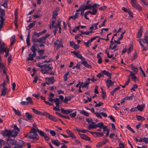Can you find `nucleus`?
I'll use <instances>...</instances> for the list:
<instances>
[{
  "instance_id": "nucleus-1",
  "label": "nucleus",
  "mask_w": 148,
  "mask_h": 148,
  "mask_svg": "<svg viewBox=\"0 0 148 148\" xmlns=\"http://www.w3.org/2000/svg\"><path fill=\"white\" fill-rule=\"evenodd\" d=\"M1 133L3 136L4 137H8V138L12 137H15L17 136L18 132L15 130H8L5 129L3 131H2Z\"/></svg>"
},
{
  "instance_id": "nucleus-2",
  "label": "nucleus",
  "mask_w": 148,
  "mask_h": 148,
  "mask_svg": "<svg viewBox=\"0 0 148 148\" xmlns=\"http://www.w3.org/2000/svg\"><path fill=\"white\" fill-rule=\"evenodd\" d=\"M33 127H34L36 131L39 133V135L42 137H44L45 139L47 140H49L50 138L43 131L40 130L37 128V127L36 126V124L35 123L33 124Z\"/></svg>"
},
{
  "instance_id": "nucleus-3",
  "label": "nucleus",
  "mask_w": 148,
  "mask_h": 148,
  "mask_svg": "<svg viewBox=\"0 0 148 148\" xmlns=\"http://www.w3.org/2000/svg\"><path fill=\"white\" fill-rule=\"evenodd\" d=\"M43 68L41 69L40 71L43 74H45L48 73L49 70H51L53 69L52 67L49 66V64H45L43 65Z\"/></svg>"
},
{
  "instance_id": "nucleus-4",
  "label": "nucleus",
  "mask_w": 148,
  "mask_h": 148,
  "mask_svg": "<svg viewBox=\"0 0 148 148\" xmlns=\"http://www.w3.org/2000/svg\"><path fill=\"white\" fill-rule=\"evenodd\" d=\"M0 28L1 29L4 23V18L2 15L4 16L5 15V11L3 9L0 8Z\"/></svg>"
},
{
  "instance_id": "nucleus-5",
  "label": "nucleus",
  "mask_w": 148,
  "mask_h": 148,
  "mask_svg": "<svg viewBox=\"0 0 148 148\" xmlns=\"http://www.w3.org/2000/svg\"><path fill=\"white\" fill-rule=\"evenodd\" d=\"M43 114L44 116L52 121L56 122L58 120V119L56 117L46 112H44Z\"/></svg>"
},
{
  "instance_id": "nucleus-6",
  "label": "nucleus",
  "mask_w": 148,
  "mask_h": 148,
  "mask_svg": "<svg viewBox=\"0 0 148 148\" xmlns=\"http://www.w3.org/2000/svg\"><path fill=\"white\" fill-rule=\"evenodd\" d=\"M41 35L40 32L37 33L36 32H34L33 35L32 36L31 41L33 43L36 42V40H38V39L36 38L39 37Z\"/></svg>"
},
{
  "instance_id": "nucleus-7",
  "label": "nucleus",
  "mask_w": 148,
  "mask_h": 148,
  "mask_svg": "<svg viewBox=\"0 0 148 148\" xmlns=\"http://www.w3.org/2000/svg\"><path fill=\"white\" fill-rule=\"evenodd\" d=\"M50 36L49 34H47L46 36L39 38L38 40H36V42H38L40 43L45 44V41L47 38H48Z\"/></svg>"
},
{
  "instance_id": "nucleus-8",
  "label": "nucleus",
  "mask_w": 148,
  "mask_h": 148,
  "mask_svg": "<svg viewBox=\"0 0 148 148\" xmlns=\"http://www.w3.org/2000/svg\"><path fill=\"white\" fill-rule=\"evenodd\" d=\"M7 143L9 145H19L18 144L16 140L10 138H8L7 139Z\"/></svg>"
},
{
  "instance_id": "nucleus-9",
  "label": "nucleus",
  "mask_w": 148,
  "mask_h": 148,
  "mask_svg": "<svg viewBox=\"0 0 148 148\" xmlns=\"http://www.w3.org/2000/svg\"><path fill=\"white\" fill-rule=\"evenodd\" d=\"M131 3L132 6L136 9L140 10H141V7L137 3L136 0H131Z\"/></svg>"
},
{
  "instance_id": "nucleus-10",
  "label": "nucleus",
  "mask_w": 148,
  "mask_h": 148,
  "mask_svg": "<svg viewBox=\"0 0 148 148\" xmlns=\"http://www.w3.org/2000/svg\"><path fill=\"white\" fill-rule=\"evenodd\" d=\"M71 53H73L77 58L82 60H85V58L82 56L81 54L79 53L78 52L74 51H71Z\"/></svg>"
},
{
  "instance_id": "nucleus-11",
  "label": "nucleus",
  "mask_w": 148,
  "mask_h": 148,
  "mask_svg": "<svg viewBox=\"0 0 148 148\" xmlns=\"http://www.w3.org/2000/svg\"><path fill=\"white\" fill-rule=\"evenodd\" d=\"M55 46L57 47V49H59L60 47V46L62 43V40L61 39L60 40H57L54 42Z\"/></svg>"
},
{
  "instance_id": "nucleus-12",
  "label": "nucleus",
  "mask_w": 148,
  "mask_h": 148,
  "mask_svg": "<svg viewBox=\"0 0 148 148\" xmlns=\"http://www.w3.org/2000/svg\"><path fill=\"white\" fill-rule=\"evenodd\" d=\"M7 49L5 47V44L4 43L1 44L0 45V53H3Z\"/></svg>"
},
{
  "instance_id": "nucleus-13",
  "label": "nucleus",
  "mask_w": 148,
  "mask_h": 148,
  "mask_svg": "<svg viewBox=\"0 0 148 148\" xmlns=\"http://www.w3.org/2000/svg\"><path fill=\"white\" fill-rule=\"evenodd\" d=\"M61 111L63 114H68L70 113L73 112V110L71 109L69 110H65L64 108H61Z\"/></svg>"
},
{
  "instance_id": "nucleus-14",
  "label": "nucleus",
  "mask_w": 148,
  "mask_h": 148,
  "mask_svg": "<svg viewBox=\"0 0 148 148\" xmlns=\"http://www.w3.org/2000/svg\"><path fill=\"white\" fill-rule=\"evenodd\" d=\"M33 43V45L31 48V49L33 52V54L36 55V51H37V49L35 48V47L36 46L37 44L35 42Z\"/></svg>"
},
{
  "instance_id": "nucleus-15",
  "label": "nucleus",
  "mask_w": 148,
  "mask_h": 148,
  "mask_svg": "<svg viewBox=\"0 0 148 148\" xmlns=\"http://www.w3.org/2000/svg\"><path fill=\"white\" fill-rule=\"evenodd\" d=\"M90 79L89 78H87V80H86L84 82V84L82 86V88H88V86L90 83Z\"/></svg>"
},
{
  "instance_id": "nucleus-16",
  "label": "nucleus",
  "mask_w": 148,
  "mask_h": 148,
  "mask_svg": "<svg viewBox=\"0 0 148 148\" xmlns=\"http://www.w3.org/2000/svg\"><path fill=\"white\" fill-rule=\"evenodd\" d=\"M79 136L81 138L86 140L89 141L90 140V138L84 134H79Z\"/></svg>"
},
{
  "instance_id": "nucleus-17",
  "label": "nucleus",
  "mask_w": 148,
  "mask_h": 148,
  "mask_svg": "<svg viewBox=\"0 0 148 148\" xmlns=\"http://www.w3.org/2000/svg\"><path fill=\"white\" fill-rule=\"evenodd\" d=\"M82 60L83 61L81 62V63L83 65L87 68H91L92 66L91 65L87 63V61L85 59L84 60Z\"/></svg>"
},
{
  "instance_id": "nucleus-18",
  "label": "nucleus",
  "mask_w": 148,
  "mask_h": 148,
  "mask_svg": "<svg viewBox=\"0 0 148 148\" xmlns=\"http://www.w3.org/2000/svg\"><path fill=\"white\" fill-rule=\"evenodd\" d=\"M90 132L91 134H93L94 136L96 137H97V136L100 137L101 136H102L103 135V134L102 133H99L92 132Z\"/></svg>"
},
{
  "instance_id": "nucleus-19",
  "label": "nucleus",
  "mask_w": 148,
  "mask_h": 148,
  "mask_svg": "<svg viewBox=\"0 0 148 148\" xmlns=\"http://www.w3.org/2000/svg\"><path fill=\"white\" fill-rule=\"evenodd\" d=\"M145 104L143 105H138L136 107L137 110H139L140 111H142L145 108Z\"/></svg>"
},
{
  "instance_id": "nucleus-20",
  "label": "nucleus",
  "mask_w": 148,
  "mask_h": 148,
  "mask_svg": "<svg viewBox=\"0 0 148 148\" xmlns=\"http://www.w3.org/2000/svg\"><path fill=\"white\" fill-rule=\"evenodd\" d=\"M29 57H28L27 59V61L29 60H34V59L33 58V57H35L36 56V55H34L33 53L32 54L31 53H29L28 54Z\"/></svg>"
},
{
  "instance_id": "nucleus-21",
  "label": "nucleus",
  "mask_w": 148,
  "mask_h": 148,
  "mask_svg": "<svg viewBox=\"0 0 148 148\" xmlns=\"http://www.w3.org/2000/svg\"><path fill=\"white\" fill-rule=\"evenodd\" d=\"M142 35V27H141L138 31V34L137 35V37L138 38H140L141 37Z\"/></svg>"
},
{
  "instance_id": "nucleus-22",
  "label": "nucleus",
  "mask_w": 148,
  "mask_h": 148,
  "mask_svg": "<svg viewBox=\"0 0 148 148\" xmlns=\"http://www.w3.org/2000/svg\"><path fill=\"white\" fill-rule=\"evenodd\" d=\"M51 143L57 146H58L60 144V142L57 140H51Z\"/></svg>"
},
{
  "instance_id": "nucleus-23",
  "label": "nucleus",
  "mask_w": 148,
  "mask_h": 148,
  "mask_svg": "<svg viewBox=\"0 0 148 148\" xmlns=\"http://www.w3.org/2000/svg\"><path fill=\"white\" fill-rule=\"evenodd\" d=\"M32 109L33 112L36 114H37L43 115V113H42L40 112L38 110H36L34 108H32Z\"/></svg>"
},
{
  "instance_id": "nucleus-24",
  "label": "nucleus",
  "mask_w": 148,
  "mask_h": 148,
  "mask_svg": "<svg viewBox=\"0 0 148 148\" xmlns=\"http://www.w3.org/2000/svg\"><path fill=\"white\" fill-rule=\"evenodd\" d=\"M54 102L55 103L57 107H58L59 106L60 104L62 103L61 101H60L59 99L58 98L55 99Z\"/></svg>"
},
{
  "instance_id": "nucleus-25",
  "label": "nucleus",
  "mask_w": 148,
  "mask_h": 148,
  "mask_svg": "<svg viewBox=\"0 0 148 148\" xmlns=\"http://www.w3.org/2000/svg\"><path fill=\"white\" fill-rule=\"evenodd\" d=\"M114 83V82H112L110 79H108L106 81V84H108L110 86H112Z\"/></svg>"
},
{
  "instance_id": "nucleus-26",
  "label": "nucleus",
  "mask_w": 148,
  "mask_h": 148,
  "mask_svg": "<svg viewBox=\"0 0 148 148\" xmlns=\"http://www.w3.org/2000/svg\"><path fill=\"white\" fill-rule=\"evenodd\" d=\"M36 21H34L33 22L29 24V25L28 26L27 29L28 30L32 28L35 25Z\"/></svg>"
},
{
  "instance_id": "nucleus-27",
  "label": "nucleus",
  "mask_w": 148,
  "mask_h": 148,
  "mask_svg": "<svg viewBox=\"0 0 148 148\" xmlns=\"http://www.w3.org/2000/svg\"><path fill=\"white\" fill-rule=\"evenodd\" d=\"M82 7L85 10L88 9L90 10L92 8V6L90 5H87L85 6L84 5H82Z\"/></svg>"
},
{
  "instance_id": "nucleus-28",
  "label": "nucleus",
  "mask_w": 148,
  "mask_h": 148,
  "mask_svg": "<svg viewBox=\"0 0 148 148\" xmlns=\"http://www.w3.org/2000/svg\"><path fill=\"white\" fill-rule=\"evenodd\" d=\"M7 88H3L1 90V96H5L6 95V92H7Z\"/></svg>"
},
{
  "instance_id": "nucleus-29",
  "label": "nucleus",
  "mask_w": 148,
  "mask_h": 148,
  "mask_svg": "<svg viewBox=\"0 0 148 148\" xmlns=\"http://www.w3.org/2000/svg\"><path fill=\"white\" fill-rule=\"evenodd\" d=\"M130 73V76H131V78L132 79H133L134 81L135 82V80L137 79L136 76L134 75V73H133L132 72L130 71H128Z\"/></svg>"
},
{
  "instance_id": "nucleus-30",
  "label": "nucleus",
  "mask_w": 148,
  "mask_h": 148,
  "mask_svg": "<svg viewBox=\"0 0 148 148\" xmlns=\"http://www.w3.org/2000/svg\"><path fill=\"white\" fill-rule=\"evenodd\" d=\"M8 0H4V3L1 4V5L3 6L4 7L6 8H8Z\"/></svg>"
},
{
  "instance_id": "nucleus-31",
  "label": "nucleus",
  "mask_w": 148,
  "mask_h": 148,
  "mask_svg": "<svg viewBox=\"0 0 148 148\" xmlns=\"http://www.w3.org/2000/svg\"><path fill=\"white\" fill-rule=\"evenodd\" d=\"M93 12H92L91 11H88V14H90L92 15H95L97 13V10L95 9H93L92 10Z\"/></svg>"
},
{
  "instance_id": "nucleus-32",
  "label": "nucleus",
  "mask_w": 148,
  "mask_h": 148,
  "mask_svg": "<svg viewBox=\"0 0 148 148\" xmlns=\"http://www.w3.org/2000/svg\"><path fill=\"white\" fill-rule=\"evenodd\" d=\"M79 112L81 114L84 115L86 116H89V113L84 110H81Z\"/></svg>"
},
{
  "instance_id": "nucleus-33",
  "label": "nucleus",
  "mask_w": 148,
  "mask_h": 148,
  "mask_svg": "<svg viewBox=\"0 0 148 148\" xmlns=\"http://www.w3.org/2000/svg\"><path fill=\"white\" fill-rule=\"evenodd\" d=\"M136 118L138 121H144L145 120L144 117L138 115H136Z\"/></svg>"
},
{
  "instance_id": "nucleus-34",
  "label": "nucleus",
  "mask_w": 148,
  "mask_h": 148,
  "mask_svg": "<svg viewBox=\"0 0 148 148\" xmlns=\"http://www.w3.org/2000/svg\"><path fill=\"white\" fill-rule=\"evenodd\" d=\"M120 87L119 86H118L115 88H114L111 92L110 94L112 95L113 96L114 93L117 91L119 90Z\"/></svg>"
},
{
  "instance_id": "nucleus-35",
  "label": "nucleus",
  "mask_w": 148,
  "mask_h": 148,
  "mask_svg": "<svg viewBox=\"0 0 148 148\" xmlns=\"http://www.w3.org/2000/svg\"><path fill=\"white\" fill-rule=\"evenodd\" d=\"M139 43L141 47L143 48V51H146L148 49V47L147 46H146V47H145L142 44L141 41H140Z\"/></svg>"
},
{
  "instance_id": "nucleus-36",
  "label": "nucleus",
  "mask_w": 148,
  "mask_h": 148,
  "mask_svg": "<svg viewBox=\"0 0 148 148\" xmlns=\"http://www.w3.org/2000/svg\"><path fill=\"white\" fill-rule=\"evenodd\" d=\"M13 109L14 112L15 114H16V115H18V116H21V113L18 110H16L14 108H13Z\"/></svg>"
},
{
  "instance_id": "nucleus-37",
  "label": "nucleus",
  "mask_w": 148,
  "mask_h": 148,
  "mask_svg": "<svg viewBox=\"0 0 148 148\" xmlns=\"http://www.w3.org/2000/svg\"><path fill=\"white\" fill-rule=\"evenodd\" d=\"M78 14L77 13H76L73 16H70L69 17V20H70L71 18L73 20H75L77 18V14Z\"/></svg>"
},
{
  "instance_id": "nucleus-38",
  "label": "nucleus",
  "mask_w": 148,
  "mask_h": 148,
  "mask_svg": "<svg viewBox=\"0 0 148 148\" xmlns=\"http://www.w3.org/2000/svg\"><path fill=\"white\" fill-rule=\"evenodd\" d=\"M103 124L102 122H100L96 125V128L97 127H99V128H102L103 126Z\"/></svg>"
},
{
  "instance_id": "nucleus-39",
  "label": "nucleus",
  "mask_w": 148,
  "mask_h": 148,
  "mask_svg": "<svg viewBox=\"0 0 148 148\" xmlns=\"http://www.w3.org/2000/svg\"><path fill=\"white\" fill-rule=\"evenodd\" d=\"M26 100L27 101V102L28 104L29 103L32 104L33 103L32 99L31 97H27L26 98Z\"/></svg>"
},
{
  "instance_id": "nucleus-40",
  "label": "nucleus",
  "mask_w": 148,
  "mask_h": 148,
  "mask_svg": "<svg viewBox=\"0 0 148 148\" xmlns=\"http://www.w3.org/2000/svg\"><path fill=\"white\" fill-rule=\"evenodd\" d=\"M102 71L103 73V74H104L107 76L109 77L111 75V73L108 71H106V70H103Z\"/></svg>"
},
{
  "instance_id": "nucleus-41",
  "label": "nucleus",
  "mask_w": 148,
  "mask_h": 148,
  "mask_svg": "<svg viewBox=\"0 0 148 148\" xmlns=\"http://www.w3.org/2000/svg\"><path fill=\"white\" fill-rule=\"evenodd\" d=\"M25 116L27 117V118L29 120H31L32 117V116L29 114L27 112H26L25 113Z\"/></svg>"
},
{
  "instance_id": "nucleus-42",
  "label": "nucleus",
  "mask_w": 148,
  "mask_h": 148,
  "mask_svg": "<svg viewBox=\"0 0 148 148\" xmlns=\"http://www.w3.org/2000/svg\"><path fill=\"white\" fill-rule=\"evenodd\" d=\"M96 129V125H93L91 124H90L88 127V129L90 130L91 129Z\"/></svg>"
},
{
  "instance_id": "nucleus-43",
  "label": "nucleus",
  "mask_w": 148,
  "mask_h": 148,
  "mask_svg": "<svg viewBox=\"0 0 148 148\" xmlns=\"http://www.w3.org/2000/svg\"><path fill=\"white\" fill-rule=\"evenodd\" d=\"M11 41L10 45L12 46L13 44L15 42V36H12L11 38Z\"/></svg>"
},
{
  "instance_id": "nucleus-44",
  "label": "nucleus",
  "mask_w": 148,
  "mask_h": 148,
  "mask_svg": "<svg viewBox=\"0 0 148 148\" xmlns=\"http://www.w3.org/2000/svg\"><path fill=\"white\" fill-rule=\"evenodd\" d=\"M29 139H35L36 140H38L39 139V138H37V136H35L34 135L31 134V135H29Z\"/></svg>"
},
{
  "instance_id": "nucleus-45",
  "label": "nucleus",
  "mask_w": 148,
  "mask_h": 148,
  "mask_svg": "<svg viewBox=\"0 0 148 148\" xmlns=\"http://www.w3.org/2000/svg\"><path fill=\"white\" fill-rule=\"evenodd\" d=\"M68 101H70V98L68 97H65L64 100L63 102L65 103H67Z\"/></svg>"
},
{
  "instance_id": "nucleus-46",
  "label": "nucleus",
  "mask_w": 148,
  "mask_h": 148,
  "mask_svg": "<svg viewBox=\"0 0 148 148\" xmlns=\"http://www.w3.org/2000/svg\"><path fill=\"white\" fill-rule=\"evenodd\" d=\"M5 141L3 140L0 139V148H1L2 145H5Z\"/></svg>"
},
{
  "instance_id": "nucleus-47",
  "label": "nucleus",
  "mask_w": 148,
  "mask_h": 148,
  "mask_svg": "<svg viewBox=\"0 0 148 148\" xmlns=\"http://www.w3.org/2000/svg\"><path fill=\"white\" fill-rule=\"evenodd\" d=\"M54 77H51V78L49 81V83L52 84H53L54 82L55 81V80L54 79Z\"/></svg>"
},
{
  "instance_id": "nucleus-48",
  "label": "nucleus",
  "mask_w": 148,
  "mask_h": 148,
  "mask_svg": "<svg viewBox=\"0 0 148 148\" xmlns=\"http://www.w3.org/2000/svg\"><path fill=\"white\" fill-rule=\"evenodd\" d=\"M103 104V103L101 102H99L98 103L96 104L95 106V107H100L102 106Z\"/></svg>"
},
{
  "instance_id": "nucleus-49",
  "label": "nucleus",
  "mask_w": 148,
  "mask_h": 148,
  "mask_svg": "<svg viewBox=\"0 0 148 148\" xmlns=\"http://www.w3.org/2000/svg\"><path fill=\"white\" fill-rule=\"evenodd\" d=\"M53 27L54 28V30H53V32L54 33V35H55L56 34V31L58 30V28L56 26H53Z\"/></svg>"
},
{
  "instance_id": "nucleus-50",
  "label": "nucleus",
  "mask_w": 148,
  "mask_h": 148,
  "mask_svg": "<svg viewBox=\"0 0 148 148\" xmlns=\"http://www.w3.org/2000/svg\"><path fill=\"white\" fill-rule=\"evenodd\" d=\"M95 114L96 115V116L98 117H99L100 118H102V116L101 115V112L98 113L97 112H95Z\"/></svg>"
},
{
  "instance_id": "nucleus-51",
  "label": "nucleus",
  "mask_w": 148,
  "mask_h": 148,
  "mask_svg": "<svg viewBox=\"0 0 148 148\" xmlns=\"http://www.w3.org/2000/svg\"><path fill=\"white\" fill-rule=\"evenodd\" d=\"M101 96L102 97L103 99H104L106 98V95L105 91H103V92H102Z\"/></svg>"
},
{
  "instance_id": "nucleus-52",
  "label": "nucleus",
  "mask_w": 148,
  "mask_h": 148,
  "mask_svg": "<svg viewBox=\"0 0 148 148\" xmlns=\"http://www.w3.org/2000/svg\"><path fill=\"white\" fill-rule=\"evenodd\" d=\"M14 130H16L17 132H18H18L20 131V129L19 128H18V127H17L16 125H14Z\"/></svg>"
},
{
  "instance_id": "nucleus-53",
  "label": "nucleus",
  "mask_w": 148,
  "mask_h": 148,
  "mask_svg": "<svg viewBox=\"0 0 148 148\" xmlns=\"http://www.w3.org/2000/svg\"><path fill=\"white\" fill-rule=\"evenodd\" d=\"M58 14V12H53L52 14L53 18H54L55 19H56V17L57 16Z\"/></svg>"
},
{
  "instance_id": "nucleus-54",
  "label": "nucleus",
  "mask_w": 148,
  "mask_h": 148,
  "mask_svg": "<svg viewBox=\"0 0 148 148\" xmlns=\"http://www.w3.org/2000/svg\"><path fill=\"white\" fill-rule=\"evenodd\" d=\"M103 76V75L102 71L101 73L98 74L97 75V76L99 78H100L101 77Z\"/></svg>"
},
{
  "instance_id": "nucleus-55",
  "label": "nucleus",
  "mask_w": 148,
  "mask_h": 148,
  "mask_svg": "<svg viewBox=\"0 0 148 148\" xmlns=\"http://www.w3.org/2000/svg\"><path fill=\"white\" fill-rule=\"evenodd\" d=\"M133 49V47L132 45L130 46V47L129 48L128 50V53L129 54L131 51H132Z\"/></svg>"
},
{
  "instance_id": "nucleus-56",
  "label": "nucleus",
  "mask_w": 148,
  "mask_h": 148,
  "mask_svg": "<svg viewBox=\"0 0 148 148\" xmlns=\"http://www.w3.org/2000/svg\"><path fill=\"white\" fill-rule=\"evenodd\" d=\"M77 112H75L73 113L70 114V116L72 117L73 118L75 117L76 115Z\"/></svg>"
},
{
  "instance_id": "nucleus-57",
  "label": "nucleus",
  "mask_w": 148,
  "mask_h": 148,
  "mask_svg": "<svg viewBox=\"0 0 148 148\" xmlns=\"http://www.w3.org/2000/svg\"><path fill=\"white\" fill-rule=\"evenodd\" d=\"M12 56L10 55L8 57V63L9 64H10V62L11 60H12Z\"/></svg>"
},
{
  "instance_id": "nucleus-58",
  "label": "nucleus",
  "mask_w": 148,
  "mask_h": 148,
  "mask_svg": "<svg viewBox=\"0 0 148 148\" xmlns=\"http://www.w3.org/2000/svg\"><path fill=\"white\" fill-rule=\"evenodd\" d=\"M125 31H124L121 34L120 37L118 38V40H120L123 38V34L125 33Z\"/></svg>"
},
{
  "instance_id": "nucleus-59",
  "label": "nucleus",
  "mask_w": 148,
  "mask_h": 148,
  "mask_svg": "<svg viewBox=\"0 0 148 148\" xmlns=\"http://www.w3.org/2000/svg\"><path fill=\"white\" fill-rule=\"evenodd\" d=\"M36 131L35 129V128L34 127H32V128L31 129V130H30V133L34 134V133H35V132Z\"/></svg>"
},
{
  "instance_id": "nucleus-60",
  "label": "nucleus",
  "mask_w": 148,
  "mask_h": 148,
  "mask_svg": "<svg viewBox=\"0 0 148 148\" xmlns=\"http://www.w3.org/2000/svg\"><path fill=\"white\" fill-rule=\"evenodd\" d=\"M72 47L74 49H77L79 48V47L78 45L75 44Z\"/></svg>"
},
{
  "instance_id": "nucleus-61",
  "label": "nucleus",
  "mask_w": 148,
  "mask_h": 148,
  "mask_svg": "<svg viewBox=\"0 0 148 148\" xmlns=\"http://www.w3.org/2000/svg\"><path fill=\"white\" fill-rule=\"evenodd\" d=\"M137 53L136 52H135L134 53V55L133 57L132 58V61H133L137 57Z\"/></svg>"
},
{
  "instance_id": "nucleus-62",
  "label": "nucleus",
  "mask_w": 148,
  "mask_h": 148,
  "mask_svg": "<svg viewBox=\"0 0 148 148\" xmlns=\"http://www.w3.org/2000/svg\"><path fill=\"white\" fill-rule=\"evenodd\" d=\"M50 133L53 136H55L56 134V133L55 132V131H53V130L51 131H50Z\"/></svg>"
},
{
  "instance_id": "nucleus-63",
  "label": "nucleus",
  "mask_w": 148,
  "mask_h": 148,
  "mask_svg": "<svg viewBox=\"0 0 148 148\" xmlns=\"http://www.w3.org/2000/svg\"><path fill=\"white\" fill-rule=\"evenodd\" d=\"M120 148H125L124 144L123 143H120L119 144Z\"/></svg>"
},
{
  "instance_id": "nucleus-64",
  "label": "nucleus",
  "mask_w": 148,
  "mask_h": 148,
  "mask_svg": "<svg viewBox=\"0 0 148 148\" xmlns=\"http://www.w3.org/2000/svg\"><path fill=\"white\" fill-rule=\"evenodd\" d=\"M145 143H148V138L145 137L143 139V140Z\"/></svg>"
}]
</instances>
